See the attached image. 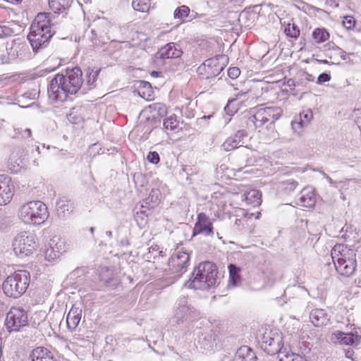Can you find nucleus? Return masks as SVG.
Segmentation results:
<instances>
[{"label": "nucleus", "mask_w": 361, "mask_h": 361, "mask_svg": "<svg viewBox=\"0 0 361 361\" xmlns=\"http://www.w3.org/2000/svg\"><path fill=\"white\" fill-rule=\"evenodd\" d=\"M6 326L11 331H18L27 324V312L20 307H12L6 314Z\"/></svg>", "instance_id": "nucleus-9"}, {"label": "nucleus", "mask_w": 361, "mask_h": 361, "mask_svg": "<svg viewBox=\"0 0 361 361\" xmlns=\"http://www.w3.org/2000/svg\"><path fill=\"white\" fill-rule=\"evenodd\" d=\"M284 32L287 37L291 38H298L300 31L298 25L295 23H288L284 28Z\"/></svg>", "instance_id": "nucleus-32"}, {"label": "nucleus", "mask_w": 361, "mask_h": 361, "mask_svg": "<svg viewBox=\"0 0 361 361\" xmlns=\"http://www.w3.org/2000/svg\"><path fill=\"white\" fill-rule=\"evenodd\" d=\"M82 308L80 304H74L66 317L67 326L70 330H74L78 326L82 318Z\"/></svg>", "instance_id": "nucleus-18"}, {"label": "nucleus", "mask_w": 361, "mask_h": 361, "mask_svg": "<svg viewBox=\"0 0 361 361\" xmlns=\"http://www.w3.org/2000/svg\"><path fill=\"white\" fill-rule=\"evenodd\" d=\"M56 207L57 215L59 217H66L73 212V204L71 200L63 197L56 201Z\"/></svg>", "instance_id": "nucleus-23"}, {"label": "nucleus", "mask_w": 361, "mask_h": 361, "mask_svg": "<svg viewBox=\"0 0 361 361\" xmlns=\"http://www.w3.org/2000/svg\"><path fill=\"white\" fill-rule=\"evenodd\" d=\"M203 15L202 14H200V15H198L197 13H195V14H192V17L195 18V17H202Z\"/></svg>", "instance_id": "nucleus-63"}, {"label": "nucleus", "mask_w": 361, "mask_h": 361, "mask_svg": "<svg viewBox=\"0 0 361 361\" xmlns=\"http://www.w3.org/2000/svg\"><path fill=\"white\" fill-rule=\"evenodd\" d=\"M279 361H307L298 354L292 352H281Z\"/></svg>", "instance_id": "nucleus-33"}, {"label": "nucleus", "mask_w": 361, "mask_h": 361, "mask_svg": "<svg viewBox=\"0 0 361 361\" xmlns=\"http://www.w3.org/2000/svg\"><path fill=\"white\" fill-rule=\"evenodd\" d=\"M83 82L82 72L79 67L66 68V74H56L50 81L47 92L53 102H64L69 95L76 94Z\"/></svg>", "instance_id": "nucleus-1"}, {"label": "nucleus", "mask_w": 361, "mask_h": 361, "mask_svg": "<svg viewBox=\"0 0 361 361\" xmlns=\"http://www.w3.org/2000/svg\"><path fill=\"white\" fill-rule=\"evenodd\" d=\"M217 268L209 261L203 262L195 267L192 276L184 286L196 290H207L216 286L217 282Z\"/></svg>", "instance_id": "nucleus-3"}, {"label": "nucleus", "mask_w": 361, "mask_h": 361, "mask_svg": "<svg viewBox=\"0 0 361 361\" xmlns=\"http://www.w3.org/2000/svg\"><path fill=\"white\" fill-rule=\"evenodd\" d=\"M99 70H88L87 73V84L89 86H92L94 85V82L97 78L99 75Z\"/></svg>", "instance_id": "nucleus-44"}, {"label": "nucleus", "mask_w": 361, "mask_h": 361, "mask_svg": "<svg viewBox=\"0 0 361 361\" xmlns=\"http://www.w3.org/2000/svg\"><path fill=\"white\" fill-rule=\"evenodd\" d=\"M316 202L314 191L311 187H306L302 190L298 204L305 207H312Z\"/></svg>", "instance_id": "nucleus-21"}, {"label": "nucleus", "mask_w": 361, "mask_h": 361, "mask_svg": "<svg viewBox=\"0 0 361 361\" xmlns=\"http://www.w3.org/2000/svg\"><path fill=\"white\" fill-rule=\"evenodd\" d=\"M106 235L108 237L111 238V237L112 236V232H111V231H106Z\"/></svg>", "instance_id": "nucleus-62"}, {"label": "nucleus", "mask_w": 361, "mask_h": 361, "mask_svg": "<svg viewBox=\"0 0 361 361\" xmlns=\"http://www.w3.org/2000/svg\"><path fill=\"white\" fill-rule=\"evenodd\" d=\"M149 108L154 113L153 116H164L166 114V106L161 103H155L149 105Z\"/></svg>", "instance_id": "nucleus-35"}, {"label": "nucleus", "mask_w": 361, "mask_h": 361, "mask_svg": "<svg viewBox=\"0 0 361 361\" xmlns=\"http://www.w3.org/2000/svg\"><path fill=\"white\" fill-rule=\"evenodd\" d=\"M30 357L32 361H57L53 352L44 347H37L33 349Z\"/></svg>", "instance_id": "nucleus-19"}, {"label": "nucleus", "mask_w": 361, "mask_h": 361, "mask_svg": "<svg viewBox=\"0 0 361 361\" xmlns=\"http://www.w3.org/2000/svg\"><path fill=\"white\" fill-rule=\"evenodd\" d=\"M345 355L347 358H349L353 361H357V357H355V352L353 348L349 347L347 349H345Z\"/></svg>", "instance_id": "nucleus-52"}, {"label": "nucleus", "mask_w": 361, "mask_h": 361, "mask_svg": "<svg viewBox=\"0 0 361 361\" xmlns=\"http://www.w3.org/2000/svg\"><path fill=\"white\" fill-rule=\"evenodd\" d=\"M147 160L154 164H157L159 162V154L154 151V152H149L147 157Z\"/></svg>", "instance_id": "nucleus-48"}, {"label": "nucleus", "mask_w": 361, "mask_h": 361, "mask_svg": "<svg viewBox=\"0 0 361 361\" xmlns=\"http://www.w3.org/2000/svg\"><path fill=\"white\" fill-rule=\"evenodd\" d=\"M68 119L73 123H77L80 121V119L76 117L73 111H71L68 115Z\"/></svg>", "instance_id": "nucleus-56"}, {"label": "nucleus", "mask_w": 361, "mask_h": 361, "mask_svg": "<svg viewBox=\"0 0 361 361\" xmlns=\"http://www.w3.org/2000/svg\"><path fill=\"white\" fill-rule=\"evenodd\" d=\"M36 243V236L28 231H21L14 238L12 243L13 248H26L33 247Z\"/></svg>", "instance_id": "nucleus-16"}, {"label": "nucleus", "mask_w": 361, "mask_h": 361, "mask_svg": "<svg viewBox=\"0 0 361 361\" xmlns=\"http://www.w3.org/2000/svg\"><path fill=\"white\" fill-rule=\"evenodd\" d=\"M266 120L257 110L254 114L245 115L240 118L236 123L238 128H247L251 130L262 128L267 124Z\"/></svg>", "instance_id": "nucleus-11"}, {"label": "nucleus", "mask_w": 361, "mask_h": 361, "mask_svg": "<svg viewBox=\"0 0 361 361\" xmlns=\"http://www.w3.org/2000/svg\"><path fill=\"white\" fill-rule=\"evenodd\" d=\"M306 80H309V81H313L314 80V77L310 75V74H306Z\"/></svg>", "instance_id": "nucleus-60"}, {"label": "nucleus", "mask_w": 361, "mask_h": 361, "mask_svg": "<svg viewBox=\"0 0 361 361\" xmlns=\"http://www.w3.org/2000/svg\"><path fill=\"white\" fill-rule=\"evenodd\" d=\"M240 74V71L237 67H231L228 70V75L231 78H237Z\"/></svg>", "instance_id": "nucleus-49"}, {"label": "nucleus", "mask_w": 361, "mask_h": 361, "mask_svg": "<svg viewBox=\"0 0 361 361\" xmlns=\"http://www.w3.org/2000/svg\"><path fill=\"white\" fill-rule=\"evenodd\" d=\"M331 80V75L326 73H321L317 78V83L322 85L325 82H329Z\"/></svg>", "instance_id": "nucleus-51"}, {"label": "nucleus", "mask_w": 361, "mask_h": 361, "mask_svg": "<svg viewBox=\"0 0 361 361\" xmlns=\"http://www.w3.org/2000/svg\"><path fill=\"white\" fill-rule=\"evenodd\" d=\"M240 268L235 264H231L228 265L229 281L228 286L229 287H235L240 283Z\"/></svg>", "instance_id": "nucleus-26"}, {"label": "nucleus", "mask_w": 361, "mask_h": 361, "mask_svg": "<svg viewBox=\"0 0 361 361\" xmlns=\"http://www.w3.org/2000/svg\"><path fill=\"white\" fill-rule=\"evenodd\" d=\"M247 94L246 92H243V91H240V92H238L236 94H235V98H232V99H229L228 101V104L227 105L225 106L224 108V110L228 114V115H233L234 113H235L237 111V109H231V104L235 102L237 99H240L243 97L245 96V94Z\"/></svg>", "instance_id": "nucleus-38"}, {"label": "nucleus", "mask_w": 361, "mask_h": 361, "mask_svg": "<svg viewBox=\"0 0 361 361\" xmlns=\"http://www.w3.org/2000/svg\"><path fill=\"white\" fill-rule=\"evenodd\" d=\"M17 133L23 137H29L31 136V130L30 128H18Z\"/></svg>", "instance_id": "nucleus-55"}, {"label": "nucleus", "mask_w": 361, "mask_h": 361, "mask_svg": "<svg viewBox=\"0 0 361 361\" xmlns=\"http://www.w3.org/2000/svg\"><path fill=\"white\" fill-rule=\"evenodd\" d=\"M164 126L166 130L171 131H178L181 129L178 117L176 115L169 116L164 122Z\"/></svg>", "instance_id": "nucleus-27"}, {"label": "nucleus", "mask_w": 361, "mask_h": 361, "mask_svg": "<svg viewBox=\"0 0 361 361\" xmlns=\"http://www.w3.org/2000/svg\"><path fill=\"white\" fill-rule=\"evenodd\" d=\"M240 212L241 213L240 216H243V218H236L234 222V227L238 231L243 229L245 226L247 224V219H246L247 213L243 209L240 210Z\"/></svg>", "instance_id": "nucleus-41"}, {"label": "nucleus", "mask_w": 361, "mask_h": 361, "mask_svg": "<svg viewBox=\"0 0 361 361\" xmlns=\"http://www.w3.org/2000/svg\"><path fill=\"white\" fill-rule=\"evenodd\" d=\"M159 75V72L153 71L152 72V75L153 76H157Z\"/></svg>", "instance_id": "nucleus-64"}, {"label": "nucleus", "mask_w": 361, "mask_h": 361, "mask_svg": "<svg viewBox=\"0 0 361 361\" xmlns=\"http://www.w3.org/2000/svg\"><path fill=\"white\" fill-rule=\"evenodd\" d=\"M190 13V8L188 6L183 5L180 6H178L173 13V17L174 18H178L180 20H183L185 18L188 16Z\"/></svg>", "instance_id": "nucleus-39"}, {"label": "nucleus", "mask_w": 361, "mask_h": 361, "mask_svg": "<svg viewBox=\"0 0 361 361\" xmlns=\"http://www.w3.org/2000/svg\"><path fill=\"white\" fill-rule=\"evenodd\" d=\"M337 338L341 343L345 345H353L358 343V336L352 333L345 334L343 332H338Z\"/></svg>", "instance_id": "nucleus-28"}, {"label": "nucleus", "mask_w": 361, "mask_h": 361, "mask_svg": "<svg viewBox=\"0 0 361 361\" xmlns=\"http://www.w3.org/2000/svg\"><path fill=\"white\" fill-rule=\"evenodd\" d=\"M257 111L262 114L267 123L270 124L274 123L280 118L283 112L282 109L278 106L261 107L257 109Z\"/></svg>", "instance_id": "nucleus-20"}, {"label": "nucleus", "mask_w": 361, "mask_h": 361, "mask_svg": "<svg viewBox=\"0 0 361 361\" xmlns=\"http://www.w3.org/2000/svg\"><path fill=\"white\" fill-rule=\"evenodd\" d=\"M199 317L198 311L190 304H188L185 297L180 298L173 312L174 322L178 324L190 322Z\"/></svg>", "instance_id": "nucleus-7"}, {"label": "nucleus", "mask_w": 361, "mask_h": 361, "mask_svg": "<svg viewBox=\"0 0 361 361\" xmlns=\"http://www.w3.org/2000/svg\"><path fill=\"white\" fill-rule=\"evenodd\" d=\"M298 118L303 121V124L309 125L313 118V113L311 109H307L300 113Z\"/></svg>", "instance_id": "nucleus-43"}, {"label": "nucleus", "mask_w": 361, "mask_h": 361, "mask_svg": "<svg viewBox=\"0 0 361 361\" xmlns=\"http://www.w3.org/2000/svg\"><path fill=\"white\" fill-rule=\"evenodd\" d=\"M189 262V254L187 252L183 251L174 254L169 259V265L172 269H175L176 271H178L180 272L178 276H181L182 274L186 271Z\"/></svg>", "instance_id": "nucleus-13"}, {"label": "nucleus", "mask_w": 361, "mask_h": 361, "mask_svg": "<svg viewBox=\"0 0 361 361\" xmlns=\"http://www.w3.org/2000/svg\"><path fill=\"white\" fill-rule=\"evenodd\" d=\"M355 284L358 286V287H361V279H355V281H354Z\"/></svg>", "instance_id": "nucleus-59"}, {"label": "nucleus", "mask_w": 361, "mask_h": 361, "mask_svg": "<svg viewBox=\"0 0 361 361\" xmlns=\"http://www.w3.org/2000/svg\"><path fill=\"white\" fill-rule=\"evenodd\" d=\"M29 283V272L25 270H19L6 278L2 288L7 296L16 298L26 291Z\"/></svg>", "instance_id": "nucleus-5"}, {"label": "nucleus", "mask_w": 361, "mask_h": 361, "mask_svg": "<svg viewBox=\"0 0 361 361\" xmlns=\"http://www.w3.org/2000/svg\"><path fill=\"white\" fill-rule=\"evenodd\" d=\"M14 250V255L19 257V258H23L25 256H27L30 254H31L30 250H25L26 252H25L23 250Z\"/></svg>", "instance_id": "nucleus-54"}, {"label": "nucleus", "mask_w": 361, "mask_h": 361, "mask_svg": "<svg viewBox=\"0 0 361 361\" xmlns=\"http://www.w3.org/2000/svg\"><path fill=\"white\" fill-rule=\"evenodd\" d=\"M245 200L249 204L258 205L261 202V193L258 190H251L245 194Z\"/></svg>", "instance_id": "nucleus-34"}, {"label": "nucleus", "mask_w": 361, "mask_h": 361, "mask_svg": "<svg viewBox=\"0 0 361 361\" xmlns=\"http://www.w3.org/2000/svg\"><path fill=\"white\" fill-rule=\"evenodd\" d=\"M343 25L347 30H353L355 26V20L353 16H345L343 20Z\"/></svg>", "instance_id": "nucleus-46"}, {"label": "nucleus", "mask_w": 361, "mask_h": 361, "mask_svg": "<svg viewBox=\"0 0 361 361\" xmlns=\"http://www.w3.org/2000/svg\"><path fill=\"white\" fill-rule=\"evenodd\" d=\"M99 276L100 280L106 284L111 283L114 279V271L106 267H101L99 271Z\"/></svg>", "instance_id": "nucleus-29"}, {"label": "nucleus", "mask_w": 361, "mask_h": 361, "mask_svg": "<svg viewBox=\"0 0 361 361\" xmlns=\"http://www.w3.org/2000/svg\"><path fill=\"white\" fill-rule=\"evenodd\" d=\"M241 129H239L237 130L234 135V138H237V140H239V143H240L241 140L247 136V133L244 129V128H240Z\"/></svg>", "instance_id": "nucleus-53"}, {"label": "nucleus", "mask_w": 361, "mask_h": 361, "mask_svg": "<svg viewBox=\"0 0 361 361\" xmlns=\"http://www.w3.org/2000/svg\"><path fill=\"white\" fill-rule=\"evenodd\" d=\"M240 146L239 140L233 137L227 138L222 144L221 147L225 151H231Z\"/></svg>", "instance_id": "nucleus-36"}, {"label": "nucleus", "mask_w": 361, "mask_h": 361, "mask_svg": "<svg viewBox=\"0 0 361 361\" xmlns=\"http://www.w3.org/2000/svg\"><path fill=\"white\" fill-rule=\"evenodd\" d=\"M331 254L340 274L348 277L355 272L357 264L353 250H331Z\"/></svg>", "instance_id": "nucleus-6"}, {"label": "nucleus", "mask_w": 361, "mask_h": 361, "mask_svg": "<svg viewBox=\"0 0 361 361\" xmlns=\"http://www.w3.org/2000/svg\"><path fill=\"white\" fill-rule=\"evenodd\" d=\"M48 248H61L66 245L65 240L60 236L55 235L48 242Z\"/></svg>", "instance_id": "nucleus-37"}, {"label": "nucleus", "mask_w": 361, "mask_h": 361, "mask_svg": "<svg viewBox=\"0 0 361 361\" xmlns=\"http://www.w3.org/2000/svg\"><path fill=\"white\" fill-rule=\"evenodd\" d=\"M45 260L48 262H54L60 257L61 253L56 250H43Z\"/></svg>", "instance_id": "nucleus-40"}, {"label": "nucleus", "mask_w": 361, "mask_h": 361, "mask_svg": "<svg viewBox=\"0 0 361 361\" xmlns=\"http://www.w3.org/2000/svg\"><path fill=\"white\" fill-rule=\"evenodd\" d=\"M281 184L283 189L288 192L293 191L298 185V182L294 180H288L282 182Z\"/></svg>", "instance_id": "nucleus-47"}, {"label": "nucleus", "mask_w": 361, "mask_h": 361, "mask_svg": "<svg viewBox=\"0 0 361 361\" xmlns=\"http://www.w3.org/2000/svg\"><path fill=\"white\" fill-rule=\"evenodd\" d=\"M310 322L315 326H326L329 322V316L323 309L312 310L310 314Z\"/></svg>", "instance_id": "nucleus-22"}, {"label": "nucleus", "mask_w": 361, "mask_h": 361, "mask_svg": "<svg viewBox=\"0 0 361 361\" xmlns=\"http://www.w3.org/2000/svg\"><path fill=\"white\" fill-rule=\"evenodd\" d=\"M224 56H218L206 60L198 68L197 71L201 75H204L207 79L219 75L224 69Z\"/></svg>", "instance_id": "nucleus-10"}, {"label": "nucleus", "mask_w": 361, "mask_h": 361, "mask_svg": "<svg viewBox=\"0 0 361 361\" xmlns=\"http://www.w3.org/2000/svg\"><path fill=\"white\" fill-rule=\"evenodd\" d=\"M288 85L289 87H290L291 85H295V84H294V81H293V80L290 79V80L288 81Z\"/></svg>", "instance_id": "nucleus-61"}, {"label": "nucleus", "mask_w": 361, "mask_h": 361, "mask_svg": "<svg viewBox=\"0 0 361 361\" xmlns=\"http://www.w3.org/2000/svg\"><path fill=\"white\" fill-rule=\"evenodd\" d=\"M152 192L153 193V195H152V200L153 199V197L154 195H156V200L154 201V203H157V200H158V195L159 193V190H152Z\"/></svg>", "instance_id": "nucleus-58"}, {"label": "nucleus", "mask_w": 361, "mask_h": 361, "mask_svg": "<svg viewBox=\"0 0 361 361\" xmlns=\"http://www.w3.org/2000/svg\"><path fill=\"white\" fill-rule=\"evenodd\" d=\"M254 358H255V356L251 349L245 345L238 349L234 355L233 361H253Z\"/></svg>", "instance_id": "nucleus-24"}, {"label": "nucleus", "mask_w": 361, "mask_h": 361, "mask_svg": "<svg viewBox=\"0 0 361 361\" xmlns=\"http://www.w3.org/2000/svg\"><path fill=\"white\" fill-rule=\"evenodd\" d=\"M14 195L11 178L5 174L0 175V205L8 204Z\"/></svg>", "instance_id": "nucleus-12"}, {"label": "nucleus", "mask_w": 361, "mask_h": 361, "mask_svg": "<svg viewBox=\"0 0 361 361\" xmlns=\"http://www.w3.org/2000/svg\"><path fill=\"white\" fill-rule=\"evenodd\" d=\"M6 62V58L5 55V51L0 49V64Z\"/></svg>", "instance_id": "nucleus-57"}, {"label": "nucleus", "mask_w": 361, "mask_h": 361, "mask_svg": "<svg viewBox=\"0 0 361 361\" xmlns=\"http://www.w3.org/2000/svg\"><path fill=\"white\" fill-rule=\"evenodd\" d=\"M73 0H49L50 8L55 13H62L71 6Z\"/></svg>", "instance_id": "nucleus-25"}, {"label": "nucleus", "mask_w": 361, "mask_h": 361, "mask_svg": "<svg viewBox=\"0 0 361 361\" xmlns=\"http://www.w3.org/2000/svg\"><path fill=\"white\" fill-rule=\"evenodd\" d=\"M14 34L12 27L6 25H0V38L11 37Z\"/></svg>", "instance_id": "nucleus-45"}, {"label": "nucleus", "mask_w": 361, "mask_h": 361, "mask_svg": "<svg viewBox=\"0 0 361 361\" xmlns=\"http://www.w3.org/2000/svg\"><path fill=\"white\" fill-rule=\"evenodd\" d=\"M133 180L137 185H139L141 187L145 184V178L140 173L134 174Z\"/></svg>", "instance_id": "nucleus-50"}, {"label": "nucleus", "mask_w": 361, "mask_h": 361, "mask_svg": "<svg viewBox=\"0 0 361 361\" xmlns=\"http://www.w3.org/2000/svg\"><path fill=\"white\" fill-rule=\"evenodd\" d=\"M282 336L276 331H265L261 341V348L269 355H275L279 353L281 357V352H287L281 349Z\"/></svg>", "instance_id": "nucleus-8"}, {"label": "nucleus", "mask_w": 361, "mask_h": 361, "mask_svg": "<svg viewBox=\"0 0 361 361\" xmlns=\"http://www.w3.org/2000/svg\"><path fill=\"white\" fill-rule=\"evenodd\" d=\"M132 6L134 10L140 12H147L151 6L150 0H132Z\"/></svg>", "instance_id": "nucleus-31"}, {"label": "nucleus", "mask_w": 361, "mask_h": 361, "mask_svg": "<svg viewBox=\"0 0 361 361\" xmlns=\"http://www.w3.org/2000/svg\"><path fill=\"white\" fill-rule=\"evenodd\" d=\"M308 124H303V121L299 118H296L291 122V127L294 133L298 135H301L303 131V128L307 127Z\"/></svg>", "instance_id": "nucleus-42"}, {"label": "nucleus", "mask_w": 361, "mask_h": 361, "mask_svg": "<svg viewBox=\"0 0 361 361\" xmlns=\"http://www.w3.org/2000/svg\"><path fill=\"white\" fill-rule=\"evenodd\" d=\"M312 38L317 43H322L329 38V32L324 28H316L312 34Z\"/></svg>", "instance_id": "nucleus-30"}, {"label": "nucleus", "mask_w": 361, "mask_h": 361, "mask_svg": "<svg viewBox=\"0 0 361 361\" xmlns=\"http://www.w3.org/2000/svg\"><path fill=\"white\" fill-rule=\"evenodd\" d=\"M18 218L25 224L38 226L49 218L47 205L39 200H32L23 204L18 211Z\"/></svg>", "instance_id": "nucleus-4"}, {"label": "nucleus", "mask_w": 361, "mask_h": 361, "mask_svg": "<svg viewBox=\"0 0 361 361\" xmlns=\"http://www.w3.org/2000/svg\"><path fill=\"white\" fill-rule=\"evenodd\" d=\"M218 344V336L213 331L202 334L199 339V345L203 353L214 350L217 348Z\"/></svg>", "instance_id": "nucleus-14"}, {"label": "nucleus", "mask_w": 361, "mask_h": 361, "mask_svg": "<svg viewBox=\"0 0 361 361\" xmlns=\"http://www.w3.org/2000/svg\"><path fill=\"white\" fill-rule=\"evenodd\" d=\"M183 54V51L178 44L170 42L162 47L158 51L157 56V58L162 59H178Z\"/></svg>", "instance_id": "nucleus-15"}, {"label": "nucleus", "mask_w": 361, "mask_h": 361, "mask_svg": "<svg viewBox=\"0 0 361 361\" xmlns=\"http://www.w3.org/2000/svg\"><path fill=\"white\" fill-rule=\"evenodd\" d=\"M212 224L209 217L204 213H200L197 215V222L193 228V235L204 233L209 235L212 233Z\"/></svg>", "instance_id": "nucleus-17"}, {"label": "nucleus", "mask_w": 361, "mask_h": 361, "mask_svg": "<svg viewBox=\"0 0 361 361\" xmlns=\"http://www.w3.org/2000/svg\"><path fill=\"white\" fill-rule=\"evenodd\" d=\"M54 24L47 13L37 14L30 26L27 39L34 51L46 47L55 32Z\"/></svg>", "instance_id": "nucleus-2"}]
</instances>
